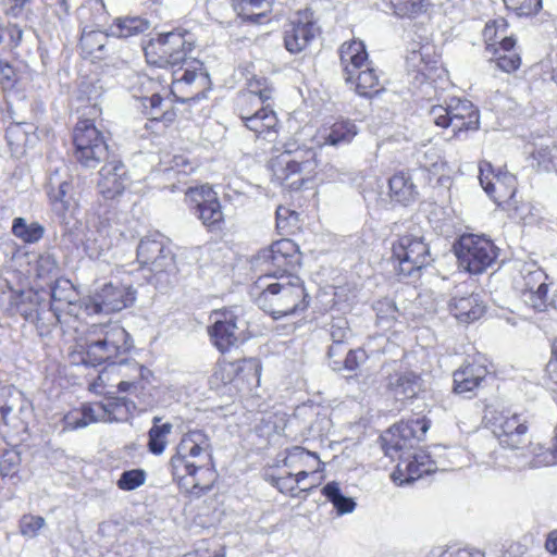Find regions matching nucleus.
Returning a JSON list of instances; mask_svg holds the SVG:
<instances>
[{"label": "nucleus", "instance_id": "nucleus-1", "mask_svg": "<svg viewBox=\"0 0 557 557\" xmlns=\"http://www.w3.org/2000/svg\"><path fill=\"white\" fill-rule=\"evenodd\" d=\"M158 49L160 59L172 66L182 65L173 71L171 92L181 102L200 99L205 97L210 86L209 74L203 64L196 59H187V52L191 51V44L187 42L182 34H160L151 42Z\"/></svg>", "mask_w": 557, "mask_h": 557}, {"label": "nucleus", "instance_id": "nucleus-2", "mask_svg": "<svg viewBox=\"0 0 557 557\" xmlns=\"http://www.w3.org/2000/svg\"><path fill=\"white\" fill-rule=\"evenodd\" d=\"M212 444L210 436L202 430L185 433L176 446V453L170 460L173 479L186 492L208 491L214 480Z\"/></svg>", "mask_w": 557, "mask_h": 557}, {"label": "nucleus", "instance_id": "nucleus-3", "mask_svg": "<svg viewBox=\"0 0 557 557\" xmlns=\"http://www.w3.org/2000/svg\"><path fill=\"white\" fill-rule=\"evenodd\" d=\"M133 348L127 331L117 323L92 325L81 352V362L96 367L108 362L115 364Z\"/></svg>", "mask_w": 557, "mask_h": 557}, {"label": "nucleus", "instance_id": "nucleus-4", "mask_svg": "<svg viewBox=\"0 0 557 557\" xmlns=\"http://www.w3.org/2000/svg\"><path fill=\"white\" fill-rule=\"evenodd\" d=\"M275 278L256 298L258 307L274 319L305 311L308 295L300 277L280 274Z\"/></svg>", "mask_w": 557, "mask_h": 557}, {"label": "nucleus", "instance_id": "nucleus-5", "mask_svg": "<svg viewBox=\"0 0 557 557\" xmlns=\"http://www.w3.org/2000/svg\"><path fill=\"white\" fill-rule=\"evenodd\" d=\"M429 115L435 126L450 128L451 138L457 140L467 139L481 125L480 110L466 98L453 97L444 106H433Z\"/></svg>", "mask_w": 557, "mask_h": 557}, {"label": "nucleus", "instance_id": "nucleus-6", "mask_svg": "<svg viewBox=\"0 0 557 557\" xmlns=\"http://www.w3.org/2000/svg\"><path fill=\"white\" fill-rule=\"evenodd\" d=\"M317 169V153L310 148L286 149L271 161L274 180L290 189H298Z\"/></svg>", "mask_w": 557, "mask_h": 557}, {"label": "nucleus", "instance_id": "nucleus-7", "mask_svg": "<svg viewBox=\"0 0 557 557\" xmlns=\"http://www.w3.org/2000/svg\"><path fill=\"white\" fill-rule=\"evenodd\" d=\"M432 261L430 246L421 236L405 234L392 243L389 262L398 276L418 275Z\"/></svg>", "mask_w": 557, "mask_h": 557}, {"label": "nucleus", "instance_id": "nucleus-8", "mask_svg": "<svg viewBox=\"0 0 557 557\" xmlns=\"http://www.w3.org/2000/svg\"><path fill=\"white\" fill-rule=\"evenodd\" d=\"M458 264L466 272L480 275L492 268L500 249L485 235L463 234L454 246Z\"/></svg>", "mask_w": 557, "mask_h": 557}, {"label": "nucleus", "instance_id": "nucleus-9", "mask_svg": "<svg viewBox=\"0 0 557 557\" xmlns=\"http://www.w3.org/2000/svg\"><path fill=\"white\" fill-rule=\"evenodd\" d=\"M479 180L497 207L508 212L519 211L521 201L518 199V182L515 175L496 170L490 161L483 160L479 163Z\"/></svg>", "mask_w": 557, "mask_h": 557}, {"label": "nucleus", "instance_id": "nucleus-10", "mask_svg": "<svg viewBox=\"0 0 557 557\" xmlns=\"http://www.w3.org/2000/svg\"><path fill=\"white\" fill-rule=\"evenodd\" d=\"M74 157L85 168H96L108 161L109 147L102 133L90 119L79 120L73 132Z\"/></svg>", "mask_w": 557, "mask_h": 557}, {"label": "nucleus", "instance_id": "nucleus-11", "mask_svg": "<svg viewBox=\"0 0 557 557\" xmlns=\"http://www.w3.org/2000/svg\"><path fill=\"white\" fill-rule=\"evenodd\" d=\"M493 374V362L481 352L468 356L453 372V393L457 395H475L483 388Z\"/></svg>", "mask_w": 557, "mask_h": 557}, {"label": "nucleus", "instance_id": "nucleus-12", "mask_svg": "<svg viewBox=\"0 0 557 557\" xmlns=\"http://www.w3.org/2000/svg\"><path fill=\"white\" fill-rule=\"evenodd\" d=\"M137 261L154 275L175 271L174 255L166 238L160 233H153L140 239L137 247Z\"/></svg>", "mask_w": 557, "mask_h": 557}, {"label": "nucleus", "instance_id": "nucleus-13", "mask_svg": "<svg viewBox=\"0 0 557 557\" xmlns=\"http://www.w3.org/2000/svg\"><path fill=\"white\" fill-rule=\"evenodd\" d=\"M186 200L191 212L211 232L221 231L224 226V213L216 194L208 185L190 187L186 191Z\"/></svg>", "mask_w": 557, "mask_h": 557}, {"label": "nucleus", "instance_id": "nucleus-14", "mask_svg": "<svg viewBox=\"0 0 557 557\" xmlns=\"http://www.w3.org/2000/svg\"><path fill=\"white\" fill-rule=\"evenodd\" d=\"M258 262L268 265L269 275L277 277L288 275L300 265V255L297 245L290 239H281L258 253Z\"/></svg>", "mask_w": 557, "mask_h": 557}, {"label": "nucleus", "instance_id": "nucleus-15", "mask_svg": "<svg viewBox=\"0 0 557 557\" xmlns=\"http://www.w3.org/2000/svg\"><path fill=\"white\" fill-rule=\"evenodd\" d=\"M431 426L426 417L401 420L387 430L385 454L389 450L401 451L414 448L425 437Z\"/></svg>", "mask_w": 557, "mask_h": 557}, {"label": "nucleus", "instance_id": "nucleus-16", "mask_svg": "<svg viewBox=\"0 0 557 557\" xmlns=\"http://www.w3.org/2000/svg\"><path fill=\"white\" fill-rule=\"evenodd\" d=\"M408 72L419 83L434 79L442 69L441 54L431 40L419 42L418 48H412L406 57Z\"/></svg>", "mask_w": 557, "mask_h": 557}, {"label": "nucleus", "instance_id": "nucleus-17", "mask_svg": "<svg viewBox=\"0 0 557 557\" xmlns=\"http://www.w3.org/2000/svg\"><path fill=\"white\" fill-rule=\"evenodd\" d=\"M492 431L505 448L518 449L524 444L529 421L519 413H499L493 418Z\"/></svg>", "mask_w": 557, "mask_h": 557}, {"label": "nucleus", "instance_id": "nucleus-18", "mask_svg": "<svg viewBox=\"0 0 557 557\" xmlns=\"http://www.w3.org/2000/svg\"><path fill=\"white\" fill-rule=\"evenodd\" d=\"M436 471V462L425 450L416 451L412 456L400 457L394 471L391 473V480L398 486L410 484L423 475Z\"/></svg>", "mask_w": 557, "mask_h": 557}, {"label": "nucleus", "instance_id": "nucleus-19", "mask_svg": "<svg viewBox=\"0 0 557 557\" xmlns=\"http://www.w3.org/2000/svg\"><path fill=\"white\" fill-rule=\"evenodd\" d=\"M552 284L550 278L544 271L540 269L530 271L523 276V285L521 288L524 301L535 311H547L553 305V299L549 297Z\"/></svg>", "mask_w": 557, "mask_h": 557}, {"label": "nucleus", "instance_id": "nucleus-20", "mask_svg": "<svg viewBox=\"0 0 557 557\" xmlns=\"http://www.w3.org/2000/svg\"><path fill=\"white\" fill-rule=\"evenodd\" d=\"M135 301V290L131 286L106 284L92 297L95 313H112L123 310Z\"/></svg>", "mask_w": 557, "mask_h": 557}, {"label": "nucleus", "instance_id": "nucleus-21", "mask_svg": "<svg viewBox=\"0 0 557 557\" xmlns=\"http://www.w3.org/2000/svg\"><path fill=\"white\" fill-rule=\"evenodd\" d=\"M318 26L308 12H298L284 32V44L292 53L302 51L314 38Z\"/></svg>", "mask_w": 557, "mask_h": 557}, {"label": "nucleus", "instance_id": "nucleus-22", "mask_svg": "<svg viewBox=\"0 0 557 557\" xmlns=\"http://www.w3.org/2000/svg\"><path fill=\"white\" fill-rule=\"evenodd\" d=\"M214 323L210 330L213 344L221 351H227L240 338V327L237 315L230 310L214 313Z\"/></svg>", "mask_w": 557, "mask_h": 557}, {"label": "nucleus", "instance_id": "nucleus-23", "mask_svg": "<svg viewBox=\"0 0 557 557\" xmlns=\"http://www.w3.org/2000/svg\"><path fill=\"white\" fill-rule=\"evenodd\" d=\"M242 120L245 126L258 137L273 141L276 137L278 120L271 106H263L259 110L245 108L242 111Z\"/></svg>", "mask_w": 557, "mask_h": 557}, {"label": "nucleus", "instance_id": "nucleus-24", "mask_svg": "<svg viewBox=\"0 0 557 557\" xmlns=\"http://www.w3.org/2000/svg\"><path fill=\"white\" fill-rule=\"evenodd\" d=\"M98 189L107 199L120 196L126 188L129 177L125 165L119 160L108 161L99 172Z\"/></svg>", "mask_w": 557, "mask_h": 557}, {"label": "nucleus", "instance_id": "nucleus-25", "mask_svg": "<svg viewBox=\"0 0 557 557\" xmlns=\"http://www.w3.org/2000/svg\"><path fill=\"white\" fill-rule=\"evenodd\" d=\"M113 420V414L107 405L101 403L83 405L79 409H74L64 416L63 429L77 430L91 423L112 422Z\"/></svg>", "mask_w": 557, "mask_h": 557}, {"label": "nucleus", "instance_id": "nucleus-26", "mask_svg": "<svg viewBox=\"0 0 557 557\" xmlns=\"http://www.w3.org/2000/svg\"><path fill=\"white\" fill-rule=\"evenodd\" d=\"M485 53L490 65L505 74H515L522 65L519 40L491 48Z\"/></svg>", "mask_w": 557, "mask_h": 557}, {"label": "nucleus", "instance_id": "nucleus-27", "mask_svg": "<svg viewBox=\"0 0 557 557\" xmlns=\"http://www.w3.org/2000/svg\"><path fill=\"white\" fill-rule=\"evenodd\" d=\"M422 391V377L413 371L396 373L389 377L388 393L396 401L405 403L412 400L417 398Z\"/></svg>", "mask_w": 557, "mask_h": 557}, {"label": "nucleus", "instance_id": "nucleus-28", "mask_svg": "<svg viewBox=\"0 0 557 557\" xmlns=\"http://www.w3.org/2000/svg\"><path fill=\"white\" fill-rule=\"evenodd\" d=\"M449 312L462 323H472L485 313V305L479 294L454 296L448 304Z\"/></svg>", "mask_w": 557, "mask_h": 557}, {"label": "nucleus", "instance_id": "nucleus-29", "mask_svg": "<svg viewBox=\"0 0 557 557\" xmlns=\"http://www.w3.org/2000/svg\"><path fill=\"white\" fill-rule=\"evenodd\" d=\"M481 37L484 52L491 48L505 45V42L519 40L517 34L511 29L509 21L504 16L488 20L481 32Z\"/></svg>", "mask_w": 557, "mask_h": 557}, {"label": "nucleus", "instance_id": "nucleus-30", "mask_svg": "<svg viewBox=\"0 0 557 557\" xmlns=\"http://www.w3.org/2000/svg\"><path fill=\"white\" fill-rule=\"evenodd\" d=\"M367 57L364 45L360 40L347 41L341 46L339 58L346 82L352 81L367 61Z\"/></svg>", "mask_w": 557, "mask_h": 557}, {"label": "nucleus", "instance_id": "nucleus-31", "mask_svg": "<svg viewBox=\"0 0 557 557\" xmlns=\"http://www.w3.org/2000/svg\"><path fill=\"white\" fill-rule=\"evenodd\" d=\"M72 183L69 180H61L55 171L49 177L48 196L53 211L63 215L72 203Z\"/></svg>", "mask_w": 557, "mask_h": 557}, {"label": "nucleus", "instance_id": "nucleus-32", "mask_svg": "<svg viewBox=\"0 0 557 557\" xmlns=\"http://www.w3.org/2000/svg\"><path fill=\"white\" fill-rule=\"evenodd\" d=\"M388 195L392 201L407 206L414 200L416 187L408 173L400 171L388 180Z\"/></svg>", "mask_w": 557, "mask_h": 557}, {"label": "nucleus", "instance_id": "nucleus-33", "mask_svg": "<svg viewBox=\"0 0 557 557\" xmlns=\"http://www.w3.org/2000/svg\"><path fill=\"white\" fill-rule=\"evenodd\" d=\"M78 300V294L66 278H57L51 286V310L58 318L59 311L63 310V306H72Z\"/></svg>", "mask_w": 557, "mask_h": 557}, {"label": "nucleus", "instance_id": "nucleus-34", "mask_svg": "<svg viewBox=\"0 0 557 557\" xmlns=\"http://www.w3.org/2000/svg\"><path fill=\"white\" fill-rule=\"evenodd\" d=\"M321 465L322 462L315 453H311L300 446L287 449L284 458V466L293 470L308 469L311 473H315L320 471Z\"/></svg>", "mask_w": 557, "mask_h": 557}, {"label": "nucleus", "instance_id": "nucleus-35", "mask_svg": "<svg viewBox=\"0 0 557 557\" xmlns=\"http://www.w3.org/2000/svg\"><path fill=\"white\" fill-rule=\"evenodd\" d=\"M242 373H245L246 380H259L258 364L253 360H243L236 362H227L220 366L215 375H221L224 384L232 383L236 379H240Z\"/></svg>", "mask_w": 557, "mask_h": 557}, {"label": "nucleus", "instance_id": "nucleus-36", "mask_svg": "<svg viewBox=\"0 0 557 557\" xmlns=\"http://www.w3.org/2000/svg\"><path fill=\"white\" fill-rule=\"evenodd\" d=\"M351 332L348 322L344 318L333 319L330 324V336L332 345L329 348L327 356L330 359L341 356L346 351L345 345L350 338Z\"/></svg>", "mask_w": 557, "mask_h": 557}, {"label": "nucleus", "instance_id": "nucleus-37", "mask_svg": "<svg viewBox=\"0 0 557 557\" xmlns=\"http://www.w3.org/2000/svg\"><path fill=\"white\" fill-rule=\"evenodd\" d=\"M392 13L399 18L413 20L425 14L431 0H386Z\"/></svg>", "mask_w": 557, "mask_h": 557}, {"label": "nucleus", "instance_id": "nucleus-38", "mask_svg": "<svg viewBox=\"0 0 557 557\" xmlns=\"http://www.w3.org/2000/svg\"><path fill=\"white\" fill-rule=\"evenodd\" d=\"M150 27L147 20L139 16L119 17L110 26L111 35L119 38H129L145 33Z\"/></svg>", "mask_w": 557, "mask_h": 557}, {"label": "nucleus", "instance_id": "nucleus-39", "mask_svg": "<svg viewBox=\"0 0 557 557\" xmlns=\"http://www.w3.org/2000/svg\"><path fill=\"white\" fill-rule=\"evenodd\" d=\"M103 86L97 77H84L78 85L77 98L81 101H86L91 106V114L100 112L98 101L103 95Z\"/></svg>", "mask_w": 557, "mask_h": 557}, {"label": "nucleus", "instance_id": "nucleus-40", "mask_svg": "<svg viewBox=\"0 0 557 557\" xmlns=\"http://www.w3.org/2000/svg\"><path fill=\"white\" fill-rule=\"evenodd\" d=\"M108 39L109 36L103 32L84 30L79 40L82 52L87 57L102 59L104 55V48L108 42Z\"/></svg>", "mask_w": 557, "mask_h": 557}, {"label": "nucleus", "instance_id": "nucleus-41", "mask_svg": "<svg viewBox=\"0 0 557 557\" xmlns=\"http://www.w3.org/2000/svg\"><path fill=\"white\" fill-rule=\"evenodd\" d=\"M274 0H233V8L245 20L258 21L264 16Z\"/></svg>", "mask_w": 557, "mask_h": 557}, {"label": "nucleus", "instance_id": "nucleus-42", "mask_svg": "<svg viewBox=\"0 0 557 557\" xmlns=\"http://www.w3.org/2000/svg\"><path fill=\"white\" fill-rule=\"evenodd\" d=\"M12 233L24 243L33 244L42 238L45 228L37 222L27 223L24 218H15L12 225Z\"/></svg>", "mask_w": 557, "mask_h": 557}, {"label": "nucleus", "instance_id": "nucleus-43", "mask_svg": "<svg viewBox=\"0 0 557 557\" xmlns=\"http://www.w3.org/2000/svg\"><path fill=\"white\" fill-rule=\"evenodd\" d=\"M322 494L333 504L339 515L349 513L356 507L354 499L343 495L339 484L335 481L329 482L322 488Z\"/></svg>", "mask_w": 557, "mask_h": 557}, {"label": "nucleus", "instance_id": "nucleus-44", "mask_svg": "<svg viewBox=\"0 0 557 557\" xmlns=\"http://www.w3.org/2000/svg\"><path fill=\"white\" fill-rule=\"evenodd\" d=\"M357 135L356 125L349 121L336 122L332 125L330 133L324 138L325 144L338 146L341 144H348Z\"/></svg>", "mask_w": 557, "mask_h": 557}, {"label": "nucleus", "instance_id": "nucleus-45", "mask_svg": "<svg viewBox=\"0 0 557 557\" xmlns=\"http://www.w3.org/2000/svg\"><path fill=\"white\" fill-rule=\"evenodd\" d=\"M85 250L89 255L90 258H98L104 251L109 250L112 242L108 237L107 230L100 228L95 232H90L85 240Z\"/></svg>", "mask_w": 557, "mask_h": 557}, {"label": "nucleus", "instance_id": "nucleus-46", "mask_svg": "<svg viewBox=\"0 0 557 557\" xmlns=\"http://www.w3.org/2000/svg\"><path fill=\"white\" fill-rule=\"evenodd\" d=\"M379 82V75L373 69L367 67L363 71H358L356 90L364 97L376 96L380 94Z\"/></svg>", "mask_w": 557, "mask_h": 557}, {"label": "nucleus", "instance_id": "nucleus-47", "mask_svg": "<svg viewBox=\"0 0 557 557\" xmlns=\"http://www.w3.org/2000/svg\"><path fill=\"white\" fill-rule=\"evenodd\" d=\"M273 87L264 77H252L247 83V90L245 92V100L248 102L263 100H271L273 96Z\"/></svg>", "mask_w": 557, "mask_h": 557}, {"label": "nucleus", "instance_id": "nucleus-48", "mask_svg": "<svg viewBox=\"0 0 557 557\" xmlns=\"http://www.w3.org/2000/svg\"><path fill=\"white\" fill-rule=\"evenodd\" d=\"M506 10L517 17H532L543 8L542 0H503Z\"/></svg>", "mask_w": 557, "mask_h": 557}, {"label": "nucleus", "instance_id": "nucleus-49", "mask_svg": "<svg viewBox=\"0 0 557 557\" xmlns=\"http://www.w3.org/2000/svg\"><path fill=\"white\" fill-rule=\"evenodd\" d=\"M173 425L169 422L161 425H152L148 432V448L154 455H161L166 446V437L172 432Z\"/></svg>", "mask_w": 557, "mask_h": 557}, {"label": "nucleus", "instance_id": "nucleus-50", "mask_svg": "<svg viewBox=\"0 0 557 557\" xmlns=\"http://www.w3.org/2000/svg\"><path fill=\"white\" fill-rule=\"evenodd\" d=\"M346 356L342 359V355L330 359L331 367L335 371H341L343 369L348 371H354L358 368L359 363L362 362L366 358V352L362 349L358 350H347Z\"/></svg>", "mask_w": 557, "mask_h": 557}, {"label": "nucleus", "instance_id": "nucleus-51", "mask_svg": "<svg viewBox=\"0 0 557 557\" xmlns=\"http://www.w3.org/2000/svg\"><path fill=\"white\" fill-rule=\"evenodd\" d=\"M543 381L548 388L557 392V337L549 343V359L543 370Z\"/></svg>", "mask_w": 557, "mask_h": 557}, {"label": "nucleus", "instance_id": "nucleus-52", "mask_svg": "<svg viewBox=\"0 0 557 557\" xmlns=\"http://www.w3.org/2000/svg\"><path fill=\"white\" fill-rule=\"evenodd\" d=\"M35 271L37 277L42 280L55 277L60 272L57 258L50 252L40 255L37 258Z\"/></svg>", "mask_w": 557, "mask_h": 557}, {"label": "nucleus", "instance_id": "nucleus-53", "mask_svg": "<svg viewBox=\"0 0 557 557\" xmlns=\"http://www.w3.org/2000/svg\"><path fill=\"white\" fill-rule=\"evenodd\" d=\"M128 368L134 372V375H127V380L122 379L117 383V389L120 393L135 392L139 382L149 373V370L140 366L138 362H131Z\"/></svg>", "mask_w": 557, "mask_h": 557}, {"label": "nucleus", "instance_id": "nucleus-54", "mask_svg": "<svg viewBox=\"0 0 557 557\" xmlns=\"http://www.w3.org/2000/svg\"><path fill=\"white\" fill-rule=\"evenodd\" d=\"M131 362H136L135 360H129L126 356L124 358H122L121 360H119L113 366H108L97 377V380L95 381V383L92 384L94 386H102L104 385V381H106V376L109 374V373H116L119 374L122 379L124 380H127V375H134V372H132V370H129L128 368V364Z\"/></svg>", "mask_w": 557, "mask_h": 557}, {"label": "nucleus", "instance_id": "nucleus-55", "mask_svg": "<svg viewBox=\"0 0 557 557\" xmlns=\"http://www.w3.org/2000/svg\"><path fill=\"white\" fill-rule=\"evenodd\" d=\"M159 87V83L146 75H137L132 86L133 97L144 101Z\"/></svg>", "mask_w": 557, "mask_h": 557}, {"label": "nucleus", "instance_id": "nucleus-56", "mask_svg": "<svg viewBox=\"0 0 557 557\" xmlns=\"http://www.w3.org/2000/svg\"><path fill=\"white\" fill-rule=\"evenodd\" d=\"M146 481V472L141 469L124 471L117 480L119 488L123 491H133L141 486Z\"/></svg>", "mask_w": 557, "mask_h": 557}, {"label": "nucleus", "instance_id": "nucleus-57", "mask_svg": "<svg viewBox=\"0 0 557 557\" xmlns=\"http://www.w3.org/2000/svg\"><path fill=\"white\" fill-rule=\"evenodd\" d=\"M46 525V520L41 516L24 515L20 520V531L24 536L35 537Z\"/></svg>", "mask_w": 557, "mask_h": 557}, {"label": "nucleus", "instance_id": "nucleus-58", "mask_svg": "<svg viewBox=\"0 0 557 557\" xmlns=\"http://www.w3.org/2000/svg\"><path fill=\"white\" fill-rule=\"evenodd\" d=\"M20 469V456L15 451H7L0 459V474L2 478H13Z\"/></svg>", "mask_w": 557, "mask_h": 557}, {"label": "nucleus", "instance_id": "nucleus-59", "mask_svg": "<svg viewBox=\"0 0 557 557\" xmlns=\"http://www.w3.org/2000/svg\"><path fill=\"white\" fill-rule=\"evenodd\" d=\"M298 221V214L286 207L280 206L276 209V227L283 233H287L288 227L295 225Z\"/></svg>", "mask_w": 557, "mask_h": 557}, {"label": "nucleus", "instance_id": "nucleus-60", "mask_svg": "<svg viewBox=\"0 0 557 557\" xmlns=\"http://www.w3.org/2000/svg\"><path fill=\"white\" fill-rule=\"evenodd\" d=\"M8 395L12 398V401L4 403L0 406V416L5 424L10 423L9 416L14 411L17 405H20V410L23 409V396L21 392L9 388Z\"/></svg>", "mask_w": 557, "mask_h": 557}, {"label": "nucleus", "instance_id": "nucleus-61", "mask_svg": "<svg viewBox=\"0 0 557 557\" xmlns=\"http://www.w3.org/2000/svg\"><path fill=\"white\" fill-rule=\"evenodd\" d=\"M162 97L154 90L151 95L148 96V99L143 101V107L146 110V113L151 116L152 120H158L161 112Z\"/></svg>", "mask_w": 557, "mask_h": 557}, {"label": "nucleus", "instance_id": "nucleus-62", "mask_svg": "<svg viewBox=\"0 0 557 557\" xmlns=\"http://www.w3.org/2000/svg\"><path fill=\"white\" fill-rule=\"evenodd\" d=\"M532 158L536 161L539 169L547 170L554 165V154L549 147H540L532 152Z\"/></svg>", "mask_w": 557, "mask_h": 557}, {"label": "nucleus", "instance_id": "nucleus-63", "mask_svg": "<svg viewBox=\"0 0 557 557\" xmlns=\"http://www.w3.org/2000/svg\"><path fill=\"white\" fill-rule=\"evenodd\" d=\"M194 170L193 164L190 161L184 157V156H174L172 160L170 161V165L165 169L166 172H175V173H183L188 174Z\"/></svg>", "mask_w": 557, "mask_h": 557}, {"label": "nucleus", "instance_id": "nucleus-64", "mask_svg": "<svg viewBox=\"0 0 557 557\" xmlns=\"http://www.w3.org/2000/svg\"><path fill=\"white\" fill-rule=\"evenodd\" d=\"M16 79L14 69L8 63L0 61V83L3 89L13 87Z\"/></svg>", "mask_w": 557, "mask_h": 557}]
</instances>
